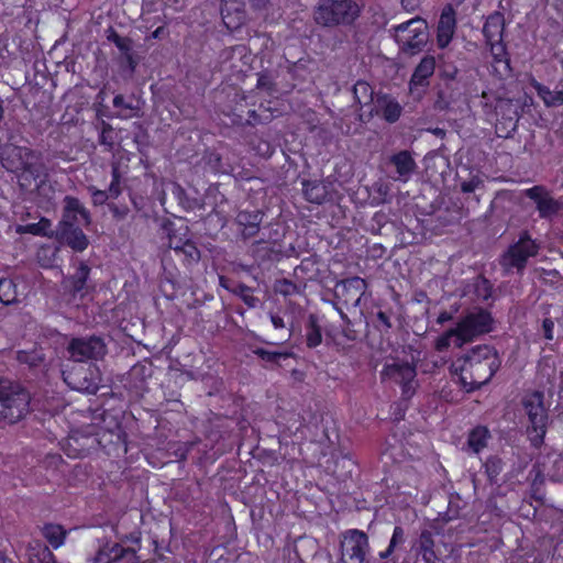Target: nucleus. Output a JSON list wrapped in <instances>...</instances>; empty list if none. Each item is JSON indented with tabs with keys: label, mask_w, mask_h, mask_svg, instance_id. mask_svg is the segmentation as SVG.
<instances>
[{
	"label": "nucleus",
	"mask_w": 563,
	"mask_h": 563,
	"mask_svg": "<svg viewBox=\"0 0 563 563\" xmlns=\"http://www.w3.org/2000/svg\"><path fill=\"white\" fill-rule=\"evenodd\" d=\"M80 223H84V222H82L81 218L79 217V214L74 213V212L63 211V217L58 224L57 230L67 229L68 227H69V229L76 228V227H79Z\"/></svg>",
	"instance_id": "46"
},
{
	"label": "nucleus",
	"mask_w": 563,
	"mask_h": 563,
	"mask_svg": "<svg viewBox=\"0 0 563 563\" xmlns=\"http://www.w3.org/2000/svg\"><path fill=\"white\" fill-rule=\"evenodd\" d=\"M0 563H14L12 560L5 558L3 553L0 551Z\"/></svg>",
	"instance_id": "63"
},
{
	"label": "nucleus",
	"mask_w": 563,
	"mask_h": 563,
	"mask_svg": "<svg viewBox=\"0 0 563 563\" xmlns=\"http://www.w3.org/2000/svg\"><path fill=\"white\" fill-rule=\"evenodd\" d=\"M30 393L19 383L0 379V421L13 424L30 412Z\"/></svg>",
	"instance_id": "3"
},
{
	"label": "nucleus",
	"mask_w": 563,
	"mask_h": 563,
	"mask_svg": "<svg viewBox=\"0 0 563 563\" xmlns=\"http://www.w3.org/2000/svg\"><path fill=\"white\" fill-rule=\"evenodd\" d=\"M257 88L267 91L269 95H273L277 91L275 88V84L272 80L271 76L267 74H261L257 79Z\"/></svg>",
	"instance_id": "47"
},
{
	"label": "nucleus",
	"mask_w": 563,
	"mask_h": 563,
	"mask_svg": "<svg viewBox=\"0 0 563 563\" xmlns=\"http://www.w3.org/2000/svg\"><path fill=\"white\" fill-rule=\"evenodd\" d=\"M18 301L16 285L12 279L3 278L0 280V302L5 306Z\"/></svg>",
	"instance_id": "31"
},
{
	"label": "nucleus",
	"mask_w": 563,
	"mask_h": 563,
	"mask_svg": "<svg viewBox=\"0 0 563 563\" xmlns=\"http://www.w3.org/2000/svg\"><path fill=\"white\" fill-rule=\"evenodd\" d=\"M376 108L377 113H380L382 117L389 123L398 121L402 112V107L399 104V102L388 95L377 97Z\"/></svg>",
	"instance_id": "20"
},
{
	"label": "nucleus",
	"mask_w": 563,
	"mask_h": 563,
	"mask_svg": "<svg viewBox=\"0 0 563 563\" xmlns=\"http://www.w3.org/2000/svg\"><path fill=\"white\" fill-rule=\"evenodd\" d=\"M416 367L408 362H393L385 364L380 372L383 380H391L402 388V396L410 398L415 393Z\"/></svg>",
	"instance_id": "10"
},
{
	"label": "nucleus",
	"mask_w": 563,
	"mask_h": 563,
	"mask_svg": "<svg viewBox=\"0 0 563 563\" xmlns=\"http://www.w3.org/2000/svg\"><path fill=\"white\" fill-rule=\"evenodd\" d=\"M543 397L541 391H533L527 394L522 399L530 423L527 428L528 435L531 443L537 448L542 444L548 426V410L544 407Z\"/></svg>",
	"instance_id": "5"
},
{
	"label": "nucleus",
	"mask_w": 563,
	"mask_h": 563,
	"mask_svg": "<svg viewBox=\"0 0 563 563\" xmlns=\"http://www.w3.org/2000/svg\"><path fill=\"white\" fill-rule=\"evenodd\" d=\"M354 97L360 104H366L372 100L373 90L367 82L358 81L354 86Z\"/></svg>",
	"instance_id": "41"
},
{
	"label": "nucleus",
	"mask_w": 563,
	"mask_h": 563,
	"mask_svg": "<svg viewBox=\"0 0 563 563\" xmlns=\"http://www.w3.org/2000/svg\"><path fill=\"white\" fill-rule=\"evenodd\" d=\"M457 74V69L455 67H450L449 69L443 70V76L449 79H454Z\"/></svg>",
	"instance_id": "59"
},
{
	"label": "nucleus",
	"mask_w": 563,
	"mask_h": 563,
	"mask_svg": "<svg viewBox=\"0 0 563 563\" xmlns=\"http://www.w3.org/2000/svg\"><path fill=\"white\" fill-rule=\"evenodd\" d=\"M43 223H44L43 221H40L37 223H30V224H27L25 227L26 232L35 234V235L42 234V224Z\"/></svg>",
	"instance_id": "56"
},
{
	"label": "nucleus",
	"mask_w": 563,
	"mask_h": 563,
	"mask_svg": "<svg viewBox=\"0 0 563 563\" xmlns=\"http://www.w3.org/2000/svg\"><path fill=\"white\" fill-rule=\"evenodd\" d=\"M89 273H90V267L86 263L80 262L75 274L68 280L70 290L75 295L79 294L80 297H84L89 291V289H90V287L88 285Z\"/></svg>",
	"instance_id": "21"
},
{
	"label": "nucleus",
	"mask_w": 563,
	"mask_h": 563,
	"mask_svg": "<svg viewBox=\"0 0 563 563\" xmlns=\"http://www.w3.org/2000/svg\"><path fill=\"white\" fill-rule=\"evenodd\" d=\"M474 286L477 298L487 300L492 296V285L486 278L477 277Z\"/></svg>",
	"instance_id": "44"
},
{
	"label": "nucleus",
	"mask_w": 563,
	"mask_h": 563,
	"mask_svg": "<svg viewBox=\"0 0 563 563\" xmlns=\"http://www.w3.org/2000/svg\"><path fill=\"white\" fill-rule=\"evenodd\" d=\"M526 196L537 203L539 214L543 219H551L561 209L556 201L543 186H533L526 190Z\"/></svg>",
	"instance_id": "13"
},
{
	"label": "nucleus",
	"mask_w": 563,
	"mask_h": 563,
	"mask_svg": "<svg viewBox=\"0 0 563 563\" xmlns=\"http://www.w3.org/2000/svg\"><path fill=\"white\" fill-rule=\"evenodd\" d=\"M173 189H174V192H177V194H180L183 191V188L177 184L173 185Z\"/></svg>",
	"instance_id": "64"
},
{
	"label": "nucleus",
	"mask_w": 563,
	"mask_h": 563,
	"mask_svg": "<svg viewBox=\"0 0 563 563\" xmlns=\"http://www.w3.org/2000/svg\"><path fill=\"white\" fill-rule=\"evenodd\" d=\"M428 25L424 20L415 18L394 27L395 40L400 49L408 54H416L428 41Z\"/></svg>",
	"instance_id": "7"
},
{
	"label": "nucleus",
	"mask_w": 563,
	"mask_h": 563,
	"mask_svg": "<svg viewBox=\"0 0 563 563\" xmlns=\"http://www.w3.org/2000/svg\"><path fill=\"white\" fill-rule=\"evenodd\" d=\"M377 320L378 322L386 329H390L391 328V323H390V320H389V317L386 312L384 311H378L377 314Z\"/></svg>",
	"instance_id": "55"
},
{
	"label": "nucleus",
	"mask_w": 563,
	"mask_h": 563,
	"mask_svg": "<svg viewBox=\"0 0 563 563\" xmlns=\"http://www.w3.org/2000/svg\"><path fill=\"white\" fill-rule=\"evenodd\" d=\"M363 7L356 0H319L312 18L317 25L325 29H355Z\"/></svg>",
	"instance_id": "2"
},
{
	"label": "nucleus",
	"mask_w": 563,
	"mask_h": 563,
	"mask_svg": "<svg viewBox=\"0 0 563 563\" xmlns=\"http://www.w3.org/2000/svg\"><path fill=\"white\" fill-rule=\"evenodd\" d=\"M418 551L426 563H438L439 558L434 551V540L432 533L423 530L418 540Z\"/></svg>",
	"instance_id": "25"
},
{
	"label": "nucleus",
	"mask_w": 563,
	"mask_h": 563,
	"mask_svg": "<svg viewBox=\"0 0 563 563\" xmlns=\"http://www.w3.org/2000/svg\"><path fill=\"white\" fill-rule=\"evenodd\" d=\"M64 211L79 214L85 224H88L90 222L89 212L75 197L66 196L64 198Z\"/></svg>",
	"instance_id": "33"
},
{
	"label": "nucleus",
	"mask_w": 563,
	"mask_h": 563,
	"mask_svg": "<svg viewBox=\"0 0 563 563\" xmlns=\"http://www.w3.org/2000/svg\"><path fill=\"white\" fill-rule=\"evenodd\" d=\"M232 292L238 295L249 308H255L260 301L257 297L252 295L251 287L244 284H239L232 289Z\"/></svg>",
	"instance_id": "38"
},
{
	"label": "nucleus",
	"mask_w": 563,
	"mask_h": 563,
	"mask_svg": "<svg viewBox=\"0 0 563 563\" xmlns=\"http://www.w3.org/2000/svg\"><path fill=\"white\" fill-rule=\"evenodd\" d=\"M296 290H297V286L292 282L287 280V279L280 280L276 285V291L284 296H290V295L295 294Z\"/></svg>",
	"instance_id": "50"
},
{
	"label": "nucleus",
	"mask_w": 563,
	"mask_h": 563,
	"mask_svg": "<svg viewBox=\"0 0 563 563\" xmlns=\"http://www.w3.org/2000/svg\"><path fill=\"white\" fill-rule=\"evenodd\" d=\"M322 342L321 325L316 314L311 313L306 323V343L310 349L317 347Z\"/></svg>",
	"instance_id": "27"
},
{
	"label": "nucleus",
	"mask_w": 563,
	"mask_h": 563,
	"mask_svg": "<svg viewBox=\"0 0 563 563\" xmlns=\"http://www.w3.org/2000/svg\"><path fill=\"white\" fill-rule=\"evenodd\" d=\"M89 190L91 191L92 202L96 206L103 205L110 198L106 190H99L95 187H90Z\"/></svg>",
	"instance_id": "51"
},
{
	"label": "nucleus",
	"mask_w": 563,
	"mask_h": 563,
	"mask_svg": "<svg viewBox=\"0 0 563 563\" xmlns=\"http://www.w3.org/2000/svg\"><path fill=\"white\" fill-rule=\"evenodd\" d=\"M494 319L492 314L482 308L468 311L464 314L456 327L449 330L450 334H456V346H462L475 338L493 330Z\"/></svg>",
	"instance_id": "4"
},
{
	"label": "nucleus",
	"mask_w": 563,
	"mask_h": 563,
	"mask_svg": "<svg viewBox=\"0 0 563 563\" xmlns=\"http://www.w3.org/2000/svg\"><path fill=\"white\" fill-rule=\"evenodd\" d=\"M336 310L339 311L342 320L346 323V325H350L351 321L349 317L342 311L341 308L336 307ZM342 334L347 341H355L357 338V333L355 330L351 329L350 327H346L342 330Z\"/></svg>",
	"instance_id": "49"
},
{
	"label": "nucleus",
	"mask_w": 563,
	"mask_h": 563,
	"mask_svg": "<svg viewBox=\"0 0 563 563\" xmlns=\"http://www.w3.org/2000/svg\"><path fill=\"white\" fill-rule=\"evenodd\" d=\"M112 180L109 188L106 190L111 199H117L121 195V173L117 164L112 165L111 169Z\"/></svg>",
	"instance_id": "42"
},
{
	"label": "nucleus",
	"mask_w": 563,
	"mask_h": 563,
	"mask_svg": "<svg viewBox=\"0 0 563 563\" xmlns=\"http://www.w3.org/2000/svg\"><path fill=\"white\" fill-rule=\"evenodd\" d=\"M489 439V431L485 427L474 428L467 439L468 448L474 452H481L486 445Z\"/></svg>",
	"instance_id": "28"
},
{
	"label": "nucleus",
	"mask_w": 563,
	"mask_h": 563,
	"mask_svg": "<svg viewBox=\"0 0 563 563\" xmlns=\"http://www.w3.org/2000/svg\"><path fill=\"white\" fill-rule=\"evenodd\" d=\"M260 358L268 363L277 364L282 358H288L290 353L287 352H272L264 349H256L253 351Z\"/></svg>",
	"instance_id": "43"
},
{
	"label": "nucleus",
	"mask_w": 563,
	"mask_h": 563,
	"mask_svg": "<svg viewBox=\"0 0 563 563\" xmlns=\"http://www.w3.org/2000/svg\"><path fill=\"white\" fill-rule=\"evenodd\" d=\"M29 563H57L51 550L38 540L27 545Z\"/></svg>",
	"instance_id": "24"
},
{
	"label": "nucleus",
	"mask_w": 563,
	"mask_h": 563,
	"mask_svg": "<svg viewBox=\"0 0 563 563\" xmlns=\"http://www.w3.org/2000/svg\"><path fill=\"white\" fill-rule=\"evenodd\" d=\"M64 379L73 389L87 394H96L99 389V382L91 372L90 376L87 375V371L71 372Z\"/></svg>",
	"instance_id": "18"
},
{
	"label": "nucleus",
	"mask_w": 563,
	"mask_h": 563,
	"mask_svg": "<svg viewBox=\"0 0 563 563\" xmlns=\"http://www.w3.org/2000/svg\"><path fill=\"white\" fill-rule=\"evenodd\" d=\"M366 290V283L361 277H351L336 284L335 298L342 301L345 307L356 308Z\"/></svg>",
	"instance_id": "12"
},
{
	"label": "nucleus",
	"mask_w": 563,
	"mask_h": 563,
	"mask_svg": "<svg viewBox=\"0 0 563 563\" xmlns=\"http://www.w3.org/2000/svg\"><path fill=\"white\" fill-rule=\"evenodd\" d=\"M389 163L395 167L391 178L396 181L407 183L416 173L417 163L409 151H400L389 157Z\"/></svg>",
	"instance_id": "15"
},
{
	"label": "nucleus",
	"mask_w": 563,
	"mask_h": 563,
	"mask_svg": "<svg viewBox=\"0 0 563 563\" xmlns=\"http://www.w3.org/2000/svg\"><path fill=\"white\" fill-rule=\"evenodd\" d=\"M452 366L455 372H460L465 386L476 389L492 379L500 366V360L494 347L477 345L457 358Z\"/></svg>",
	"instance_id": "1"
},
{
	"label": "nucleus",
	"mask_w": 563,
	"mask_h": 563,
	"mask_svg": "<svg viewBox=\"0 0 563 563\" xmlns=\"http://www.w3.org/2000/svg\"><path fill=\"white\" fill-rule=\"evenodd\" d=\"M303 194L308 201L322 203L327 197L325 187L319 183H303Z\"/></svg>",
	"instance_id": "32"
},
{
	"label": "nucleus",
	"mask_w": 563,
	"mask_h": 563,
	"mask_svg": "<svg viewBox=\"0 0 563 563\" xmlns=\"http://www.w3.org/2000/svg\"><path fill=\"white\" fill-rule=\"evenodd\" d=\"M42 534L54 549H57L64 543L66 530L59 525L47 523L42 528Z\"/></svg>",
	"instance_id": "29"
},
{
	"label": "nucleus",
	"mask_w": 563,
	"mask_h": 563,
	"mask_svg": "<svg viewBox=\"0 0 563 563\" xmlns=\"http://www.w3.org/2000/svg\"><path fill=\"white\" fill-rule=\"evenodd\" d=\"M481 186H483V180L478 176H472L467 180L461 183V190L464 194H471Z\"/></svg>",
	"instance_id": "48"
},
{
	"label": "nucleus",
	"mask_w": 563,
	"mask_h": 563,
	"mask_svg": "<svg viewBox=\"0 0 563 563\" xmlns=\"http://www.w3.org/2000/svg\"><path fill=\"white\" fill-rule=\"evenodd\" d=\"M452 339H454V344L456 345V334H450L449 331H446L445 334L438 340V349L442 350L448 347Z\"/></svg>",
	"instance_id": "53"
},
{
	"label": "nucleus",
	"mask_w": 563,
	"mask_h": 563,
	"mask_svg": "<svg viewBox=\"0 0 563 563\" xmlns=\"http://www.w3.org/2000/svg\"><path fill=\"white\" fill-rule=\"evenodd\" d=\"M57 239L76 252H82L89 244L87 235L79 227L57 230Z\"/></svg>",
	"instance_id": "19"
},
{
	"label": "nucleus",
	"mask_w": 563,
	"mask_h": 563,
	"mask_svg": "<svg viewBox=\"0 0 563 563\" xmlns=\"http://www.w3.org/2000/svg\"><path fill=\"white\" fill-rule=\"evenodd\" d=\"M369 551L368 537L365 532L351 529L342 534L341 555L345 563H367Z\"/></svg>",
	"instance_id": "9"
},
{
	"label": "nucleus",
	"mask_w": 563,
	"mask_h": 563,
	"mask_svg": "<svg viewBox=\"0 0 563 563\" xmlns=\"http://www.w3.org/2000/svg\"><path fill=\"white\" fill-rule=\"evenodd\" d=\"M504 30L505 18L500 12H495L487 18L483 27V34L486 42L503 40Z\"/></svg>",
	"instance_id": "22"
},
{
	"label": "nucleus",
	"mask_w": 563,
	"mask_h": 563,
	"mask_svg": "<svg viewBox=\"0 0 563 563\" xmlns=\"http://www.w3.org/2000/svg\"><path fill=\"white\" fill-rule=\"evenodd\" d=\"M553 328L554 323L551 319H544L542 323L543 334L547 340L553 339Z\"/></svg>",
	"instance_id": "54"
},
{
	"label": "nucleus",
	"mask_w": 563,
	"mask_h": 563,
	"mask_svg": "<svg viewBox=\"0 0 563 563\" xmlns=\"http://www.w3.org/2000/svg\"><path fill=\"white\" fill-rule=\"evenodd\" d=\"M490 46V52L496 63L506 62V46L503 43V40H495L492 42H487Z\"/></svg>",
	"instance_id": "45"
},
{
	"label": "nucleus",
	"mask_w": 563,
	"mask_h": 563,
	"mask_svg": "<svg viewBox=\"0 0 563 563\" xmlns=\"http://www.w3.org/2000/svg\"><path fill=\"white\" fill-rule=\"evenodd\" d=\"M177 254L184 255L185 261L188 265L198 263L200 260V251L198 250L196 244L189 239H185L184 244H181V249Z\"/></svg>",
	"instance_id": "36"
},
{
	"label": "nucleus",
	"mask_w": 563,
	"mask_h": 563,
	"mask_svg": "<svg viewBox=\"0 0 563 563\" xmlns=\"http://www.w3.org/2000/svg\"><path fill=\"white\" fill-rule=\"evenodd\" d=\"M484 467L489 483L493 484L498 481V476L504 470V463L498 456H490L486 460Z\"/></svg>",
	"instance_id": "35"
},
{
	"label": "nucleus",
	"mask_w": 563,
	"mask_h": 563,
	"mask_svg": "<svg viewBox=\"0 0 563 563\" xmlns=\"http://www.w3.org/2000/svg\"><path fill=\"white\" fill-rule=\"evenodd\" d=\"M66 350L74 362L97 361L107 354V345L98 335L73 338Z\"/></svg>",
	"instance_id": "8"
},
{
	"label": "nucleus",
	"mask_w": 563,
	"mask_h": 563,
	"mask_svg": "<svg viewBox=\"0 0 563 563\" xmlns=\"http://www.w3.org/2000/svg\"><path fill=\"white\" fill-rule=\"evenodd\" d=\"M539 246L531 236L525 232L520 235L519 240L510 245L508 250L500 256L499 265L504 274L509 275L512 273L522 274L528 260L538 254Z\"/></svg>",
	"instance_id": "6"
},
{
	"label": "nucleus",
	"mask_w": 563,
	"mask_h": 563,
	"mask_svg": "<svg viewBox=\"0 0 563 563\" xmlns=\"http://www.w3.org/2000/svg\"><path fill=\"white\" fill-rule=\"evenodd\" d=\"M21 179L30 180L29 178L36 180L42 176H46L45 165L41 162V153L37 152V157H30L25 161L22 166Z\"/></svg>",
	"instance_id": "26"
},
{
	"label": "nucleus",
	"mask_w": 563,
	"mask_h": 563,
	"mask_svg": "<svg viewBox=\"0 0 563 563\" xmlns=\"http://www.w3.org/2000/svg\"><path fill=\"white\" fill-rule=\"evenodd\" d=\"M135 548H124L118 542L107 541L100 545L93 563H139Z\"/></svg>",
	"instance_id": "11"
},
{
	"label": "nucleus",
	"mask_w": 563,
	"mask_h": 563,
	"mask_svg": "<svg viewBox=\"0 0 563 563\" xmlns=\"http://www.w3.org/2000/svg\"><path fill=\"white\" fill-rule=\"evenodd\" d=\"M108 41L112 42L128 58L129 63L132 64V41L129 37L120 36L113 29L108 31Z\"/></svg>",
	"instance_id": "34"
},
{
	"label": "nucleus",
	"mask_w": 563,
	"mask_h": 563,
	"mask_svg": "<svg viewBox=\"0 0 563 563\" xmlns=\"http://www.w3.org/2000/svg\"><path fill=\"white\" fill-rule=\"evenodd\" d=\"M107 131H111V126H110L109 124H107V125L104 126V129H103V131H102V133H101V135H100V142H101L102 144H106V143H107V136H106Z\"/></svg>",
	"instance_id": "61"
},
{
	"label": "nucleus",
	"mask_w": 563,
	"mask_h": 563,
	"mask_svg": "<svg viewBox=\"0 0 563 563\" xmlns=\"http://www.w3.org/2000/svg\"><path fill=\"white\" fill-rule=\"evenodd\" d=\"M252 3V7L262 10L265 9L266 5L269 3V0H250Z\"/></svg>",
	"instance_id": "58"
},
{
	"label": "nucleus",
	"mask_w": 563,
	"mask_h": 563,
	"mask_svg": "<svg viewBox=\"0 0 563 563\" xmlns=\"http://www.w3.org/2000/svg\"><path fill=\"white\" fill-rule=\"evenodd\" d=\"M405 542V532H404V529L399 526L395 527L394 529V532H393V536H391V539H390V542H389V545L388 548L380 552L379 553V556L382 559H387L389 558L393 552L395 551V549L399 545V544H402Z\"/></svg>",
	"instance_id": "39"
},
{
	"label": "nucleus",
	"mask_w": 563,
	"mask_h": 563,
	"mask_svg": "<svg viewBox=\"0 0 563 563\" xmlns=\"http://www.w3.org/2000/svg\"><path fill=\"white\" fill-rule=\"evenodd\" d=\"M455 27V10L451 4H448L443 9L438 23L437 43L440 48H444L450 44L454 35Z\"/></svg>",
	"instance_id": "16"
},
{
	"label": "nucleus",
	"mask_w": 563,
	"mask_h": 563,
	"mask_svg": "<svg viewBox=\"0 0 563 563\" xmlns=\"http://www.w3.org/2000/svg\"><path fill=\"white\" fill-rule=\"evenodd\" d=\"M16 360L22 364H27L31 367H35L43 362V354L36 350L19 351L16 353Z\"/></svg>",
	"instance_id": "40"
},
{
	"label": "nucleus",
	"mask_w": 563,
	"mask_h": 563,
	"mask_svg": "<svg viewBox=\"0 0 563 563\" xmlns=\"http://www.w3.org/2000/svg\"><path fill=\"white\" fill-rule=\"evenodd\" d=\"M450 319H451V316H450L449 313H446V312H443V313H441V314L439 316L438 321H439L440 323H442V322L448 321V320H450Z\"/></svg>",
	"instance_id": "62"
},
{
	"label": "nucleus",
	"mask_w": 563,
	"mask_h": 563,
	"mask_svg": "<svg viewBox=\"0 0 563 563\" xmlns=\"http://www.w3.org/2000/svg\"><path fill=\"white\" fill-rule=\"evenodd\" d=\"M10 157H12L13 159H15L18 162V168H20L22 166V164L27 161L30 157H37V152L29 148V147H25V146H16V145H12L10 147V154H9Z\"/></svg>",
	"instance_id": "37"
},
{
	"label": "nucleus",
	"mask_w": 563,
	"mask_h": 563,
	"mask_svg": "<svg viewBox=\"0 0 563 563\" xmlns=\"http://www.w3.org/2000/svg\"><path fill=\"white\" fill-rule=\"evenodd\" d=\"M113 107L120 108L121 110L117 113V117L120 119H130L133 117H139L140 107L137 103H133L132 101H125L122 95H117L113 98Z\"/></svg>",
	"instance_id": "30"
},
{
	"label": "nucleus",
	"mask_w": 563,
	"mask_h": 563,
	"mask_svg": "<svg viewBox=\"0 0 563 563\" xmlns=\"http://www.w3.org/2000/svg\"><path fill=\"white\" fill-rule=\"evenodd\" d=\"M184 241L185 240H183L180 236H177L174 232H172L169 233L168 238V246L178 253L181 249V244H184Z\"/></svg>",
	"instance_id": "52"
},
{
	"label": "nucleus",
	"mask_w": 563,
	"mask_h": 563,
	"mask_svg": "<svg viewBox=\"0 0 563 563\" xmlns=\"http://www.w3.org/2000/svg\"><path fill=\"white\" fill-rule=\"evenodd\" d=\"M271 321L275 329H284L285 328L284 319L278 314L271 313Z\"/></svg>",
	"instance_id": "57"
},
{
	"label": "nucleus",
	"mask_w": 563,
	"mask_h": 563,
	"mask_svg": "<svg viewBox=\"0 0 563 563\" xmlns=\"http://www.w3.org/2000/svg\"><path fill=\"white\" fill-rule=\"evenodd\" d=\"M163 34H165V27L159 26L152 33V37L159 38Z\"/></svg>",
	"instance_id": "60"
},
{
	"label": "nucleus",
	"mask_w": 563,
	"mask_h": 563,
	"mask_svg": "<svg viewBox=\"0 0 563 563\" xmlns=\"http://www.w3.org/2000/svg\"><path fill=\"white\" fill-rule=\"evenodd\" d=\"M262 220L263 214L258 210H241L235 217V223L238 224L241 234L245 240L251 239L258 233Z\"/></svg>",
	"instance_id": "17"
},
{
	"label": "nucleus",
	"mask_w": 563,
	"mask_h": 563,
	"mask_svg": "<svg viewBox=\"0 0 563 563\" xmlns=\"http://www.w3.org/2000/svg\"><path fill=\"white\" fill-rule=\"evenodd\" d=\"M435 69V59L433 56H424L417 65L410 82L409 88L411 95L420 97L424 91V88L429 86V79L433 75Z\"/></svg>",
	"instance_id": "14"
},
{
	"label": "nucleus",
	"mask_w": 563,
	"mask_h": 563,
	"mask_svg": "<svg viewBox=\"0 0 563 563\" xmlns=\"http://www.w3.org/2000/svg\"><path fill=\"white\" fill-rule=\"evenodd\" d=\"M531 86L537 95L542 99L545 107L556 108L563 104V90H551L549 87L540 84L536 79L531 80Z\"/></svg>",
	"instance_id": "23"
}]
</instances>
